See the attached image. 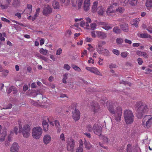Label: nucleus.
Listing matches in <instances>:
<instances>
[{"label":"nucleus","mask_w":152,"mask_h":152,"mask_svg":"<svg viewBox=\"0 0 152 152\" xmlns=\"http://www.w3.org/2000/svg\"><path fill=\"white\" fill-rule=\"evenodd\" d=\"M59 139L63 142L65 141V138L64 133H62L59 136Z\"/></svg>","instance_id":"47"},{"label":"nucleus","mask_w":152,"mask_h":152,"mask_svg":"<svg viewBox=\"0 0 152 152\" xmlns=\"http://www.w3.org/2000/svg\"><path fill=\"white\" fill-rule=\"evenodd\" d=\"M124 117L125 121L127 124H132L134 121V116L132 111L126 110L124 111Z\"/></svg>","instance_id":"4"},{"label":"nucleus","mask_w":152,"mask_h":152,"mask_svg":"<svg viewBox=\"0 0 152 152\" xmlns=\"http://www.w3.org/2000/svg\"><path fill=\"white\" fill-rule=\"evenodd\" d=\"M102 53L100 54H103L107 56H109L110 55L109 51L106 49H104L103 51H102Z\"/></svg>","instance_id":"40"},{"label":"nucleus","mask_w":152,"mask_h":152,"mask_svg":"<svg viewBox=\"0 0 152 152\" xmlns=\"http://www.w3.org/2000/svg\"><path fill=\"white\" fill-rule=\"evenodd\" d=\"M52 6L55 9H58L59 8L60 6L58 1L56 0H54L52 3Z\"/></svg>","instance_id":"33"},{"label":"nucleus","mask_w":152,"mask_h":152,"mask_svg":"<svg viewBox=\"0 0 152 152\" xmlns=\"http://www.w3.org/2000/svg\"><path fill=\"white\" fill-rule=\"evenodd\" d=\"M98 2L96 1H94L92 7V11L94 12L96 11L98 9Z\"/></svg>","instance_id":"26"},{"label":"nucleus","mask_w":152,"mask_h":152,"mask_svg":"<svg viewBox=\"0 0 152 152\" xmlns=\"http://www.w3.org/2000/svg\"><path fill=\"white\" fill-rule=\"evenodd\" d=\"M124 11V9L122 7H119L115 9V12H117L120 13H122Z\"/></svg>","instance_id":"37"},{"label":"nucleus","mask_w":152,"mask_h":152,"mask_svg":"<svg viewBox=\"0 0 152 152\" xmlns=\"http://www.w3.org/2000/svg\"><path fill=\"white\" fill-rule=\"evenodd\" d=\"M113 31L114 32L117 34H120L121 31V30L118 26L114 27L113 29Z\"/></svg>","instance_id":"36"},{"label":"nucleus","mask_w":152,"mask_h":152,"mask_svg":"<svg viewBox=\"0 0 152 152\" xmlns=\"http://www.w3.org/2000/svg\"><path fill=\"white\" fill-rule=\"evenodd\" d=\"M42 123L44 130L45 131H47L48 129L49 126L48 122L45 120H43Z\"/></svg>","instance_id":"27"},{"label":"nucleus","mask_w":152,"mask_h":152,"mask_svg":"<svg viewBox=\"0 0 152 152\" xmlns=\"http://www.w3.org/2000/svg\"><path fill=\"white\" fill-rule=\"evenodd\" d=\"M83 142L85 144V148L87 149H90L92 148V145L89 142H87L85 139L84 140Z\"/></svg>","instance_id":"34"},{"label":"nucleus","mask_w":152,"mask_h":152,"mask_svg":"<svg viewBox=\"0 0 152 152\" xmlns=\"http://www.w3.org/2000/svg\"><path fill=\"white\" fill-rule=\"evenodd\" d=\"M138 0H125L124 2V5L126 6L129 3L132 6H134L136 5Z\"/></svg>","instance_id":"19"},{"label":"nucleus","mask_w":152,"mask_h":152,"mask_svg":"<svg viewBox=\"0 0 152 152\" xmlns=\"http://www.w3.org/2000/svg\"><path fill=\"white\" fill-rule=\"evenodd\" d=\"M18 150L19 148L18 144L16 142L14 143L10 149L11 152H18Z\"/></svg>","instance_id":"22"},{"label":"nucleus","mask_w":152,"mask_h":152,"mask_svg":"<svg viewBox=\"0 0 152 152\" xmlns=\"http://www.w3.org/2000/svg\"><path fill=\"white\" fill-rule=\"evenodd\" d=\"M129 54V53L126 51L122 52L121 54V57L125 58H126Z\"/></svg>","instance_id":"44"},{"label":"nucleus","mask_w":152,"mask_h":152,"mask_svg":"<svg viewBox=\"0 0 152 152\" xmlns=\"http://www.w3.org/2000/svg\"><path fill=\"white\" fill-rule=\"evenodd\" d=\"M105 44L106 42L104 41H100L98 42L97 45L96 46V50L99 54L102 53V51L104 48L102 46Z\"/></svg>","instance_id":"11"},{"label":"nucleus","mask_w":152,"mask_h":152,"mask_svg":"<svg viewBox=\"0 0 152 152\" xmlns=\"http://www.w3.org/2000/svg\"><path fill=\"white\" fill-rule=\"evenodd\" d=\"M107 106L110 112L115 115V120L117 122L120 121L122 114V110L121 107L118 106L115 108L114 106L112 105H107Z\"/></svg>","instance_id":"1"},{"label":"nucleus","mask_w":152,"mask_h":152,"mask_svg":"<svg viewBox=\"0 0 152 152\" xmlns=\"http://www.w3.org/2000/svg\"><path fill=\"white\" fill-rule=\"evenodd\" d=\"M124 42L125 43L131 44L132 43V41L128 39H126L124 40Z\"/></svg>","instance_id":"59"},{"label":"nucleus","mask_w":152,"mask_h":152,"mask_svg":"<svg viewBox=\"0 0 152 152\" xmlns=\"http://www.w3.org/2000/svg\"><path fill=\"white\" fill-rule=\"evenodd\" d=\"M112 27L108 23H106V24L104 26H102V28L106 30H108L112 28Z\"/></svg>","instance_id":"38"},{"label":"nucleus","mask_w":152,"mask_h":152,"mask_svg":"<svg viewBox=\"0 0 152 152\" xmlns=\"http://www.w3.org/2000/svg\"><path fill=\"white\" fill-rule=\"evenodd\" d=\"M52 11V9L48 5L46 6L44 8L42 13L45 15H47L50 14Z\"/></svg>","instance_id":"14"},{"label":"nucleus","mask_w":152,"mask_h":152,"mask_svg":"<svg viewBox=\"0 0 152 152\" xmlns=\"http://www.w3.org/2000/svg\"><path fill=\"white\" fill-rule=\"evenodd\" d=\"M42 130L40 127L37 126L33 128L32 134L33 137L36 140L39 139L42 134Z\"/></svg>","instance_id":"5"},{"label":"nucleus","mask_w":152,"mask_h":152,"mask_svg":"<svg viewBox=\"0 0 152 152\" xmlns=\"http://www.w3.org/2000/svg\"><path fill=\"white\" fill-rule=\"evenodd\" d=\"M136 105L137 107H139L137 112L140 116L146 113L149 110L148 107L145 104L138 102L136 103Z\"/></svg>","instance_id":"3"},{"label":"nucleus","mask_w":152,"mask_h":152,"mask_svg":"<svg viewBox=\"0 0 152 152\" xmlns=\"http://www.w3.org/2000/svg\"><path fill=\"white\" fill-rule=\"evenodd\" d=\"M62 50L61 48H59L57 51L56 54L57 55H59L62 53Z\"/></svg>","instance_id":"58"},{"label":"nucleus","mask_w":152,"mask_h":152,"mask_svg":"<svg viewBox=\"0 0 152 152\" xmlns=\"http://www.w3.org/2000/svg\"><path fill=\"white\" fill-rule=\"evenodd\" d=\"M116 43L118 45H121L123 42V40L122 38H117L116 39Z\"/></svg>","instance_id":"46"},{"label":"nucleus","mask_w":152,"mask_h":152,"mask_svg":"<svg viewBox=\"0 0 152 152\" xmlns=\"http://www.w3.org/2000/svg\"><path fill=\"white\" fill-rule=\"evenodd\" d=\"M137 61L138 64L140 65H141L143 62L142 59L140 58H138L137 59Z\"/></svg>","instance_id":"55"},{"label":"nucleus","mask_w":152,"mask_h":152,"mask_svg":"<svg viewBox=\"0 0 152 152\" xmlns=\"http://www.w3.org/2000/svg\"><path fill=\"white\" fill-rule=\"evenodd\" d=\"M2 72V74L5 77L7 76L9 73V71L7 69L3 70Z\"/></svg>","instance_id":"50"},{"label":"nucleus","mask_w":152,"mask_h":152,"mask_svg":"<svg viewBox=\"0 0 152 152\" xmlns=\"http://www.w3.org/2000/svg\"><path fill=\"white\" fill-rule=\"evenodd\" d=\"M54 124H55L57 130L58 132L59 133L60 132L61 129L59 122L58 121L56 120L54 121Z\"/></svg>","instance_id":"31"},{"label":"nucleus","mask_w":152,"mask_h":152,"mask_svg":"<svg viewBox=\"0 0 152 152\" xmlns=\"http://www.w3.org/2000/svg\"><path fill=\"white\" fill-rule=\"evenodd\" d=\"M71 66L75 71H77L79 72H80L81 71V69L79 67L74 64L72 65Z\"/></svg>","instance_id":"41"},{"label":"nucleus","mask_w":152,"mask_h":152,"mask_svg":"<svg viewBox=\"0 0 152 152\" xmlns=\"http://www.w3.org/2000/svg\"><path fill=\"white\" fill-rule=\"evenodd\" d=\"M96 31H93L91 32V35L92 37L93 38H96L97 36L96 35Z\"/></svg>","instance_id":"62"},{"label":"nucleus","mask_w":152,"mask_h":152,"mask_svg":"<svg viewBox=\"0 0 152 152\" xmlns=\"http://www.w3.org/2000/svg\"><path fill=\"white\" fill-rule=\"evenodd\" d=\"M90 0H84L83 3V9L86 11H87L90 9Z\"/></svg>","instance_id":"17"},{"label":"nucleus","mask_w":152,"mask_h":152,"mask_svg":"<svg viewBox=\"0 0 152 152\" xmlns=\"http://www.w3.org/2000/svg\"><path fill=\"white\" fill-rule=\"evenodd\" d=\"M19 128L20 131L22 133L24 137H28L30 135V128L28 125H25L22 129V126L19 124Z\"/></svg>","instance_id":"6"},{"label":"nucleus","mask_w":152,"mask_h":152,"mask_svg":"<svg viewBox=\"0 0 152 152\" xmlns=\"http://www.w3.org/2000/svg\"><path fill=\"white\" fill-rule=\"evenodd\" d=\"M139 21L140 20L139 18H136L132 21L131 22V23L132 25L136 27H137L138 25Z\"/></svg>","instance_id":"32"},{"label":"nucleus","mask_w":152,"mask_h":152,"mask_svg":"<svg viewBox=\"0 0 152 152\" xmlns=\"http://www.w3.org/2000/svg\"><path fill=\"white\" fill-rule=\"evenodd\" d=\"M118 3L114 2L111 3L109 6L106 10V12L108 15H111V13L115 12V7L117 6Z\"/></svg>","instance_id":"8"},{"label":"nucleus","mask_w":152,"mask_h":152,"mask_svg":"<svg viewBox=\"0 0 152 152\" xmlns=\"http://www.w3.org/2000/svg\"><path fill=\"white\" fill-rule=\"evenodd\" d=\"M80 113L78 110L75 109L72 112V117L75 121H78L80 118Z\"/></svg>","instance_id":"13"},{"label":"nucleus","mask_w":152,"mask_h":152,"mask_svg":"<svg viewBox=\"0 0 152 152\" xmlns=\"http://www.w3.org/2000/svg\"><path fill=\"white\" fill-rule=\"evenodd\" d=\"M88 47L87 48V49L90 51H92L93 50V47L91 46V44H88Z\"/></svg>","instance_id":"54"},{"label":"nucleus","mask_w":152,"mask_h":152,"mask_svg":"<svg viewBox=\"0 0 152 152\" xmlns=\"http://www.w3.org/2000/svg\"><path fill=\"white\" fill-rule=\"evenodd\" d=\"M72 5L73 7H75L77 4L79 9L81 8L83 0H71Z\"/></svg>","instance_id":"15"},{"label":"nucleus","mask_w":152,"mask_h":152,"mask_svg":"<svg viewBox=\"0 0 152 152\" xmlns=\"http://www.w3.org/2000/svg\"><path fill=\"white\" fill-rule=\"evenodd\" d=\"M12 4L14 7H18L20 5V1L19 0H13Z\"/></svg>","instance_id":"35"},{"label":"nucleus","mask_w":152,"mask_h":152,"mask_svg":"<svg viewBox=\"0 0 152 152\" xmlns=\"http://www.w3.org/2000/svg\"><path fill=\"white\" fill-rule=\"evenodd\" d=\"M94 22V23H91L90 25L91 28L92 30H95L96 27V25L95 22L97 23V20H95Z\"/></svg>","instance_id":"45"},{"label":"nucleus","mask_w":152,"mask_h":152,"mask_svg":"<svg viewBox=\"0 0 152 152\" xmlns=\"http://www.w3.org/2000/svg\"><path fill=\"white\" fill-rule=\"evenodd\" d=\"M48 51L46 49H44L43 48H41L39 50V53L43 55H46L48 53Z\"/></svg>","instance_id":"39"},{"label":"nucleus","mask_w":152,"mask_h":152,"mask_svg":"<svg viewBox=\"0 0 152 152\" xmlns=\"http://www.w3.org/2000/svg\"><path fill=\"white\" fill-rule=\"evenodd\" d=\"M15 15L17 16L19 19H20L21 18V15L19 12H17L15 14Z\"/></svg>","instance_id":"63"},{"label":"nucleus","mask_w":152,"mask_h":152,"mask_svg":"<svg viewBox=\"0 0 152 152\" xmlns=\"http://www.w3.org/2000/svg\"><path fill=\"white\" fill-rule=\"evenodd\" d=\"M75 145V142L72 137L69 138L67 142L66 147L67 150L69 151L73 150Z\"/></svg>","instance_id":"9"},{"label":"nucleus","mask_w":152,"mask_h":152,"mask_svg":"<svg viewBox=\"0 0 152 152\" xmlns=\"http://www.w3.org/2000/svg\"><path fill=\"white\" fill-rule=\"evenodd\" d=\"M86 69L87 70L90 72L91 73H94L97 75L102 76V75L98 70V69L96 67H87L86 68Z\"/></svg>","instance_id":"12"},{"label":"nucleus","mask_w":152,"mask_h":152,"mask_svg":"<svg viewBox=\"0 0 152 152\" xmlns=\"http://www.w3.org/2000/svg\"><path fill=\"white\" fill-rule=\"evenodd\" d=\"M89 59V60L88 61V64L92 63V64H94V60L92 58L90 57Z\"/></svg>","instance_id":"56"},{"label":"nucleus","mask_w":152,"mask_h":152,"mask_svg":"<svg viewBox=\"0 0 152 152\" xmlns=\"http://www.w3.org/2000/svg\"><path fill=\"white\" fill-rule=\"evenodd\" d=\"M51 139L52 138L50 135L48 134H46L43 137V142L45 144L48 145L51 142Z\"/></svg>","instance_id":"16"},{"label":"nucleus","mask_w":152,"mask_h":152,"mask_svg":"<svg viewBox=\"0 0 152 152\" xmlns=\"http://www.w3.org/2000/svg\"><path fill=\"white\" fill-rule=\"evenodd\" d=\"M64 69H66L67 70H69L71 68L70 66L67 64H65L64 65L63 67Z\"/></svg>","instance_id":"49"},{"label":"nucleus","mask_w":152,"mask_h":152,"mask_svg":"<svg viewBox=\"0 0 152 152\" xmlns=\"http://www.w3.org/2000/svg\"><path fill=\"white\" fill-rule=\"evenodd\" d=\"M146 29L151 33H152V27L151 26H148Z\"/></svg>","instance_id":"60"},{"label":"nucleus","mask_w":152,"mask_h":152,"mask_svg":"<svg viewBox=\"0 0 152 152\" xmlns=\"http://www.w3.org/2000/svg\"><path fill=\"white\" fill-rule=\"evenodd\" d=\"M96 34L97 37L101 39H104L107 37V34L103 32L99 31H96Z\"/></svg>","instance_id":"21"},{"label":"nucleus","mask_w":152,"mask_h":152,"mask_svg":"<svg viewBox=\"0 0 152 152\" xmlns=\"http://www.w3.org/2000/svg\"><path fill=\"white\" fill-rule=\"evenodd\" d=\"M1 127V126L0 125V141H3L4 140L7 132L5 130H2Z\"/></svg>","instance_id":"18"},{"label":"nucleus","mask_w":152,"mask_h":152,"mask_svg":"<svg viewBox=\"0 0 152 152\" xmlns=\"http://www.w3.org/2000/svg\"><path fill=\"white\" fill-rule=\"evenodd\" d=\"M32 6L30 4H28L27 5V9L26 10H27L28 12H27L28 14H30L32 11Z\"/></svg>","instance_id":"42"},{"label":"nucleus","mask_w":152,"mask_h":152,"mask_svg":"<svg viewBox=\"0 0 152 152\" xmlns=\"http://www.w3.org/2000/svg\"><path fill=\"white\" fill-rule=\"evenodd\" d=\"M76 152H83V149L82 147L79 148L76 150Z\"/></svg>","instance_id":"64"},{"label":"nucleus","mask_w":152,"mask_h":152,"mask_svg":"<svg viewBox=\"0 0 152 152\" xmlns=\"http://www.w3.org/2000/svg\"><path fill=\"white\" fill-rule=\"evenodd\" d=\"M143 52H142L139 50H137L136 51L137 54L139 56H142V54Z\"/></svg>","instance_id":"61"},{"label":"nucleus","mask_w":152,"mask_h":152,"mask_svg":"<svg viewBox=\"0 0 152 152\" xmlns=\"http://www.w3.org/2000/svg\"><path fill=\"white\" fill-rule=\"evenodd\" d=\"M105 11V7L102 6H99L98 7L97 12L98 14L100 15H103Z\"/></svg>","instance_id":"23"},{"label":"nucleus","mask_w":152,"mask_h":152,"mask_svg":"<svg viewBox=\"0 0 152 152\" xmlns=\"http://www.w3.org/2000/svg\"><path fill=\"white\" fill-rule=\"evenodd\" d=\"M90 108L94 113H97L99 111L100 107L98 103H94L91 105Z\"/></svg>","instance_id":"20"},{"label":"nucleus","mask_w":152,"mask_h":152,"mask_svg":"<svg viewBox=\"0 0 152 152\" xmlns=\"http://www.w3.org/2000/svg\"><path fill=\"white\" fill-rule=\"evenodd\" d=\"M145 5L147 9L150 10L152 7V0H146Z\"/></svg>","instance_id":"29"},{"label":"nucleus","mask_w":152,"mask_h":152,"mask_svg":"<svg viewBox=\"0 0 152 152\" xmlns=\"http://www.w3.org/2000/svg\"><path fill=\"white\" fill-rule=\"evenodd\" d=\"M61 2L66 5H68L70 3V0H60Z\"/></svg>","instance_id":"48"},{"label":"nucleus","mask_w":152,"mask_h":152,"mask_svg":"<svg viewBox=\"0 0 152 152\" xmlns=\"http://www.w3.org/2000/svg\"><path fill=\"white\" fill-rule=\"evenodd\" d=\"M1 20L4 22H6L8 23H10V22L9 20L3 17L1 18Z\"/></svg>","instance_id":"57"},{"label":"nucleus","mask_w":152,"mask_h":152,"mask_svg":"<svg viewBox=\"0 0 152 152\" xmlns=\"http://www.w3.org/2000/svg\"><path fill=\"white\" fill-rule=\"evenodd\" d=\"M137 36L139 37L142 38H151L150 35L145 33L141 34L140 33H138L137 34Z\"/></svg>","instance_id":"28"},{"label":"nucleus","mask_w":152,"mask_h":152,"mask_svg":"<svg viewBox=\"0 0 152 152\" xmlns=\"http://www.w3.org/2000/svg\"><path fill=\"white\" fill-rule=\"evenodd\" d=\"M13 92V94L16 93L17 92L16 88L14 86H11L9 88H7L6 90V91L7 93L9 94L12 91Z\"/></svg>","instance_id":"25"},{"label":"nucleus","mask_w":152,"mask_h":152,"mask_svg":"<svg viewBox=\"0 0 152 152\" xmlns=\"http://www.w3.org/2000/svg\"><path fill=\"white\" fill-rule=\"evenodd\" d=\"M112 52L114 54L117 56L119 55L120 54V52L119 50L117 49H113Z\"/></svg>","instance_id":"52"},{"label":"nucleus","mask_w":152,"mask_h":152,"mask_svg":"<svg viewBox=\"0 0 152 152\" xmlns=\"http://www.w3.org/2000/svg\"><path fill=\"white\" fill-rule=\"evenodd\" d=\"M102 138L104 143H107L108 142V140L106 136H102Z\"/></svg>","instance_id":"51"},{"label":"nucleus","mask_w":152,"mask_h":152,"mask_svg":"<svg viewBox=\"0 0 152 152\" xmlns=\"http://www.w3.org/2000/svg\"><path fill=\"white\" fill-rule=\"evenodd\" d=\"M152 124V116L151 115H146L142 119V124L145 128H150Z\"/></svg>","instance_id":"7"},{"label":"nucleus","mask_w":152,"mask_h":152,"mask_svg":"<svg viewBox=\"0 0 152 152\" xmlns=\"http://www.w3.org/2000/svg\"><path fill=\"white\" fill-rule=\"evenodd\" d=\"M11 0H0V7L2 10H5L10 7Z\"/></svg>","instance_id":"10"},{"label":"nucleus","mask_w":152,"mask_h":152,"mask_svg":"<svg viewBox=\"0 0 152 152\" xmlns=\"http://www.w3.org/2000/svg\"><path fill=\"white\" fill-rule=\"evenodd\" d=\"M80 25L81 27H83L87 29H89L90 27L89 24L85 23V21H81L80 23Z\"/></svg>","instance_id":"30"},{"label":"nucleus","mask_w":152,"mask_h":152,"mask_svg":"<svg viewBox=\"0 0 152 152\" xmlns=\"http://www.w3.org/2000/svg\"><path fill=\"white\" fill-rule=\"evenodd\" d=\"M86 130L89 132L93 131L95 134L99 136L102 134V129L101 124L98 123L94 124L93 127L90 125H88L86 127Z\"/></svg>","instance_id":"2"},{"label":"nucleus","mask_w":152,"mask_h":152,"mask_svg":"<svg viewBox=\"0 0 152 152\" xmlns=\"http://www.w3.org/2000/svg\"><path fill=\"white\" fill-rule=\"evenodd\" d=\"M68 74L67 73H65L63 75V77L62 79V82L64 83H66V80L68 78Z\"/></svg>","instance_id":"43"},{"label":"nucleus","mask_w":152,"mask_h":152,"mask_svg":"<svg viewBox=\"0 0 152 152\" xmlns=\"http://www.w3.org/2000/svg\"><path fill=\"white\" fill-rule=\"evenodd\" d=\"M121 29L125 32H128L129 31V26L127 24L123 23L119 25Z\"/></svg>","instance_id":"24"},{"label":"nucleus","mask_w":152,"mask_h":152,"mask_svg":"<svg viewBox=\"0 0 152 152\" xmlns=\"http://www.w3.org/2000/svg\"><path fill=\"white\" fill-rule=\"evenodd\" d=\"M40 9L38 8L36 10V12L34 14V16L36 18L39 15V13L40 12Z\"/></svg>","instance_id":"53"}]
</instances>
